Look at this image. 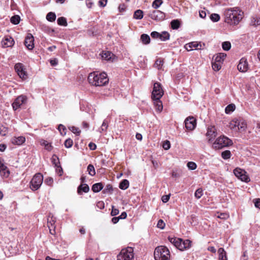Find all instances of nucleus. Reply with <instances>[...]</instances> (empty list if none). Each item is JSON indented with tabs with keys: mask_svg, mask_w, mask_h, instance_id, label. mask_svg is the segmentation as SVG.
I'll return each instance as SVG.
<instances>
[{
	"mask_svg": "<svg viewBox=\"0 0 260 260\" xmlns=\"http://www.w3.org/2000/svg\"><path fill=\"white\" fill-rule=\"evenodd\" d=\"M236 107L234 104H230L226 106L225 109V112L226 114H230L235 110Z\"/></svg>",
	"mask_w": 260,
	"mask_h": 260,
	"instance_id": "35",
	"label": "nucleus"
},
{
	"mask_svg": "<svg viewBox=\"0 0 260 260\" xmlns=\"http://www.w3.org/2000/svg\"><path fill=\"white\" fill-rule=\"evenodd\" d=\"M41 28L43 31H44L45 32H46L48 34L53 32L54 31L53 29H52L50 27H49V26H48L46 25H44V24H43L41 26Z\"/></svg>",
	"mask_w": 260,
	"mask_h": 260,
	"instance_id": "44",
	"label": "nucleus"
},
{
	"mask_svg": "<svg viewBox=\"0 0 260 260\" xmlns=\"http://www.w3.org/2000/svg\"><path fill=\"white\" fill-rule=\"evenodd\" d=\"M163 95L164 91L161 84L158 82H155L151 95L152 100H159Z\"/></svg>",
	"mask_w": 260,
	"mask_h": 260,
	"instance_id": "7",
	"label": "nucleus"
},
{
	"mask_svg": "<svg viewBox=\"0 0 260 260\" xmlns=\"http://www.w3.org/2000/svg\"><path fill=\"white\" fill-rule=\"evenodd\" d=\"M134 249L131 247L122 249L117 255V260H134Z\"/></svg>",
	"mask_w": 260,
	"mask_h": 260,
	"instance_id": "5",
	"label": "nucleus"
},
{
	"mask_svg": "<svg viewBox=\"0 0 260 260\" xmlns=\"http://www.w3.org/2000/svg\"><path fill=\"white\" fill-rule=\"evenodd\" d=\"M51 159H52V162H53V164H54L56 166L58 162V158L57 157V156L55 155H53V156L52 157Z\"/></svg>",
	"mask_w": 260,
	"mask_h": 260,
	"instance_id": "63",
	"label": "nucleus"
},
{
	"mask_svg": "<svg viewBox=\"0 0 260 260\" xmlns=\"http://www.w3.org/2000/svg\"><path fill=\"white\" fill-rule=\"evenodd\" d=\"M219 254V260H227L226 252L223 248H220L218 250Z\"/></svg>",
	"mask_w": 260,
	"mask_h": 260,
	"instance_id": "25",
	"label": "nucleus"
},
{
	"mask_svg": "<svg viewBox=\"0 0 260 260\" xmlns=\"http://www.w3.org/2000/svg\"><path fill=\"white\" fill-rule=\"evenodd\" d=\"M237 124H238V129L241 131H244L245 130L247 127V123L246 121L244 120H238L237 119Z\"/></svg>",
	"mask_w": 260,
	"mask_h": 260,
	"instance_id": "22",
	"label": "nucleus"
},
{
	"mask_svg": "<svg viewBox=\"0 0 260 260\" xmlns=\"http://www.w3.org/2000/svg\"><path fill=\"white\" fill-rule=\"evenodd\" d=\"M0 173L2 175L5 176V177H8L10 175V171H9L7 166H4V168L1 169Z\"/></svg>",
	"mask_w": 260,
	"mask_h": 260,
	"instance_id": "34",
	"label": "nucleus"
},
{
	"mask_svg": "<svg viewBox=\"0 0 260 260\" xmlns=\"http://www.w3.org/2000/svg\"><path fill=\"white\" fill-rule=\"evenodd\" d=\"M210 19L213 22H217L220 19V16L217 14H212L210 15Z\"/></svg>",
	"mask_w": 260,
	"mask_h": 260,
	"instance_id": "47",
	"label": "nucleus"
},
{
	"mask_svg": "<svg viewBox=\"0 0 260 260\" xmlns=\"http://www.w3.org/2000/svg\"><path fill=\"white\" fill-rule=\"evenodd\" d=\"M89 83L95 86H102L106 85L109 81L107 75L103 73L93 72L88 76Z\"/></svg>",
	"mask_w": 260,
	"mask_h": 260,
	"instance_id": "2",
	"label": "nucleus"
},
{
	"mask_svg": "<svg viewBox=\"0 0 260 260\" xmlns=\"http://www.w3.org/2000/svg\"><path fill=\"white\" fill-rule=\"evenodd\" d=\"M165 226V223L164 222V221L162 219H159L158 221V222L157 224V228H158L160 229H164Z\"/></svg>",
	"mask_w": 260,
	"mask_h": 260,
	"instance_id": "56",
	"label": "nucleus"
},
{
	"mask_svg": "<svg viewBox=\"0 0 260 260\" xmlns=\"http://www.w3.org/2000/svg\"><path fill=\"white\" fill-rule=\"evenodd\" d=\"M87 171L90 176H94L95 174L94 168L92 165H89L87 167Z\"/></svg>",
	"mask_w": 260,
	"mask_h": 260,
	"instance_id": "39",
	"label": "nucleus"
},
{
	"mask_svg": "<svg viewBox=\"0 0 260 260\" xmlns=\"http://www.w3.org/2000/svg\"><path fill=\"white\" fill-rule=\"evenodd\" d=\"M57 23L59 25L66 26L68 25L67 19L63 17H59L57 19Z\"/></svg>",
	"mask_w": 260,
	"mask_h": 260,
	"instance_id": "36",
	"label": "nucleus"
},
{
	"mask_svg": "<svg viewBox=\"0 0 260 260\" xmlns=\"http://www.w3.org/2000/svg\"><path fill=\"white\" fill-rule=\"evenodd\" d=\"M170 39V34L167 31H162L160 33L159 39L162 41H166Z\"/></svg>",
	"mask_w": 260,
	"mask_h": 260,
	"instance_id": "28",
	"label": "nucleus"
},
{
	"mask_svg": "<svg viewBox=\"0 0 260 260\" xmlns=\"http://www.w3.org/2000/svg\"><path fill=\"white\" fill-rule=\"evenodd\" d=\"M112 209L111 212V216H114L117 215L119 213L118 209L115 208L114 206H112Z\"/></svg>",
	"mask_w": 260,
	"mask_h": 260,
	"instance_id": "58",
	"label": "nucleus"
},
{
	"mask_svg": "<svg viewBox=\"0 0 260 260\" xmlns=\"http://www.w3.org/2000/svg\"><path fill=\"white\" fill-rule=\"evenodd\" d=\"M222 157L224 159H227L231 157V152L229 150H225L223 151L221 153Z\"/></svg>",
	"mask_w": 260,
	"mask_h": 260,
	"instance_id": "46",
	"label": "nucleus"
},
{
	"mask_svg": "<svg viewBox=\"0 0 260 260\" xmlns=\"http://www.w3.org/2000/svg\"><path fill=\"white\" fill-rule=\"evenodd\" d=\"M73 144V140L70 138L66 140L64 143V146L67 148H71Z\"/></svg>",
	"mask_w": 260,
	"mask_h": 260,
	"instance_id": "49",
	"label": "nucleus"
},
{
	"mask_svg": "<svg viewBox=\"0 0 260 260\" xmlns=\"http://www.w3.org/2000/svg\"><path fill=\"white\" fill-rule=\"evenodd\" d=\"M141 40L144 44H148L150 43V37L146 34H142L141 36Z\"/></svg>",
	"mask_w": 260,
	"mask_h": 260,
	"instance_id": "30",
	"label": "nucleus"
},
{
	"mask_svg": "<svg viewBox=\"0 0 260 260\" xmlns=\"http://www.w3.org/2000/svg\"><path fill=\"white\" fill-rule=\"evenodd\" d=\"M187 166L190 170H194L197 168V165L193 161H189L187 163Z\"/></svg>",
	"mask_w": 260,
	"mask_h": 260,
	"instance_id": "50",
	"label": "nucleus"
},
{
	"mask_svg": "<svg viewBox=\"0 0 260 260\" xmlns=\"http://www.w3.org/2000/svg\"><path fill=\"white\" fill-rule=\"evenodd\" d=\"M212 67L215 71H218L221 69V64L213 61L212 63Z\"/></svg>",
	"mask_w": 260,
	"mask_h": 260,
	"instance_id": "43",
	"label": "nucleus"
},
{
	"mask_svg": "<svg viewBox=\"0 0 260 260\" xmlns=\"http://www.w3.org/2000/svg\"><path fill=\"white\" fill-rule=\"evenodd\" d=\"M203 196V190L201 188H198L194 193V196L195 197L199 199L201 198V197Z\"/></svg>",
	"mask_w": 260,
	"mask_h": 260,
	"instance_id": "48",
	"label": "nucleus"
},
{
	"mask_svg": "<svg viewBox=\"0 0 260 260\" xmlns=\"http://www.w3.org/2000/svg\"><path fill=\"white\" fill-rule=\"evenodd\" d=\"M42 145H44L46 149H47L48 151L51 150V145L48 143L46 141H43V142L41 143Z\"/></svg>",
	"mask_w": 260,
	"mask_h": 260,
	"instance_id": "54",
	"label": "nucleus"
},
{
	"mask_svg": "<svg viewBox=\"0 0 260 260\" xmlns=\"http://www.w3.org/2000/svg\"><path fill=\"white\" fill-rule=\"evenodd\" d=\"M191 246V241L189 240H183L181 239V251L188 249Z\"/></svg>",
	"mask_w": 260,
	"mask_h": 260,
	"instance_id": "20",
	"label": "nucleus"
},
{
	"mask_svg": "<svg viewBox=\"0 0 260 260\" xmlns=\"http://www.w3.org/2000/svg\"><path fill=\"white\" fill-rule=\"evenodd\" d=\"M170 142L168 140H166L165 142H164L162 144V147L165 150L169 149L170 148Z\"/></svg>",
	"mask_w": 260,
	"mask_h": 260,
	"instance_id": "55",
	"label": "nucleus"
},
{
	"mask_svg": "<svg viewBox=\"0 0 260 260\" xmlns=\"http://www.w3.org/2000/svg\"><path fill=\"white\" fill-rule=\"evenodd\" d=\"M34 38L31 34H28L25 38L24 45L29 50H32L34 47Z\"/></svg>",
	"mask_w": 260,
	"mask_h": 260,
	"instance_id": "14",
	"label": "nucleus"
},
{
	"mask_svg": "<svg viewBox=\"0 0 260 260\" xmlns=\"http://www.w3.org/2000/svg\"><path fill=\"white\" fill-rule=\"evenodd\" d=\"M27 98L26 95H20L15 99L12 106L14 110H16L20 108L21 106L26 104Z\"/></svg>",
	"mask_w": 260,
	"mask_h": 260,
	"instance_id": "9",
	"label": "nucleus"
},
{
	"mask_svg": "<svg viewBox=\"0 0 260 260\" xmlns=\"http://www.w3.org/2000/svg\"><path fill=\"white\" fill-rule=\"evenodd\" d=\"M89 190V187L86 184H82L79 186L78 187V193L81 194L82 191L84 192H88Z\"/></svg>",
	"mask_w": 260,
	"mask_h": 260,
	"instance_id": "24",
	"label": "nucleus"
},
{
	"mask_svg": "<svg viewBox=\"0 0 260 260\" xmlns=\"http://www.w3.org/2000/svg\"><path fill=\"white\" fill-rule=\"evenodd\" d=\"M143 17V12L141 10H137L134 14V18L136 19H141Z\"/></svg>",
	"mask_w": 260,
	"mask_h": 260,
	"instance_id": "31",
	"label": "nucleus"
},
{
	"mask_svg": "<svg viewBox=\"0 0 260 260\" xmlns=\"http://www.w3.org/2000/svg\"><path fill=\"white\" fill-rule=\"evenodd\" d=\"M20 18L18 15H14L11 18V22L14 24H17L19 23Z\"/></svg>",
	"mask_w": 260,
	"mask_h": 260,
	"instance_id": "41",
	"label": "nucleus"
},
{
	"mask_svg": "<svg viewBox=\"0 0 260 260\" xmlns=\"http://www.w3.org/2000/svg\"><path fill=\"white\" fill-rule=\"evenodd\" d=\"M222 47L225 51H228L231 49V45L230 42H224L222 44Z\"/></svg>",
	"mask_w": 260,
	"mask_h": 260,
	"instance_id": "45",
	"label": "nucleus"
},
{
	"mask_svg": "<svg viewBox=\"0 0 260 260\" xmlns=\"http://www.w3.org/2000/svg\"><path fill=\"white\" fill-rule=\"evenodd\" d=\"M69 129L75 134L79 135L80 134V130L75 126H71L69 127Z\"/></svg>",
	"mask_w": 260,
	"mask_h": 260,
	"instance_id": "53",
	"label": "nucleus"
},
{
	"mask_svg": "<svg viewBox=\"0 0 260 260\" xmlns=\"http://www.w3.org/2000/svg\"><path fill=\"white\" fill-rule=\"evenodd\" d=\"M233 144L232 140L224 136L219 137L213 144V147L215 149H222L223 147L231 146Z\"/></svg>",
	"mask_w": 260,
	"mask_h": 260,
	"instance_id": "4",
	"label": "nucleus"
},
{
	"mask_svg": "<svg viewBox=\"0 0 260 260\" xmlns=\"http://www.w3.org/2000/svg\"><path fill=\"white\" fill-rule=\"evenodd\" d=\"M151 18L157 21H161L165 19V14L159 10H154L150 14Z\"/></svg>",
	"mask_w": 260,
	"mask_h": 260,
	"instance_id": "13",
	"label": "nucleus"
},
{
	"mask_svg": "<svg viewBox=\"0 0 260 260\" xmlns=\"http://www.w3.org/2000/svg\"><path fill=\"white\" fill-rule=\"evenodd\" d=\"M129 182L126 179L123 180L119 184V188L121 189L125 190L128 187Z\"/></svg>",
	"mask_w": 260,
	"mask_h": 260,
	"instance_id": "29",
	"label": "nucleus"
},
{
	"mask_svg": "<svg viewBox=\"0 0 260 260\" xmlns=\"http://www.w3.org/2000/svg\"><path fill=\"white\" fill-rule=\"evenodd\" d=\"M103 188V185L102 183H95L92 186V190L94 192H98Z\"/></svg>",
	"mask_w": 260,
	"mask_h": 260,
	"instance_id": "26",
	"label": "nucleus"
},
{
	"mask_svg": "<svg viewBox=\"0 0 260 260\" xmlns=\"http://www.w3.org/2000/svg\"><path fill=\"white\" fill-rule=\"evenodd\" d=\"M171 27L173 29H178L180 27V22L178 20H173L171 22Z\"/></svg>",
	"mask_w": 260,
	"mask_h": 260,
	"instance_id": "38",
	"label": "nucleus"
},
{
	"mask_svg": "<svg viewBox=\"0 0 260 260\" xmlns=\"http://www.w3.org/2000/svg\"><path fill=\"white\" fill-rule=\"evenodd\" d=\"M206 136L208 139V142H211L217 136L216 129L214 126H210L208 127Z\"/></svg>",
	"mask_w": 260,
	"mask_h": 260,
	"instance_id": "12",
	"label": "nucleus"
},
{
	"mask_svg": "<svg viewBox=\"0 0 260 260\" xmlns=\"http://www.w3.org/2000/svg\"><path fill=\"white\" fill-rule=\"evenodd\" d=\"M163 1L162 0H155L153 3L152 6L153 8L156 9L160 7L162 4Z\"/></svg>",
	"mask_w": 260,
	"mask_h": 260,
	"instance_id": "42",
	"label": "nucleus"
},
{
	"mask_svg": "<svg viewBox=\"0 0 260 260\" xmlns=\"http://www.w3.org/2000/svg\"><path fill=\"white\" fill-rule=\"evenodd\" d=\"M53 182V179L51 177L47 178L45 180V183L48 185H51Z\"/></svg>",
	"mask_w": 260,
	"mask_h": 260,
	"instance_id": "60",
	"label": "nucleus"
},
{
	"mask_svg": "<svg viewBox=\"0 0 260 260\" xmlns=\"http://www.w3.org/2000/svg\"><path fill=\"white\" fill-rule=\"evenodd\" d=\"M108 126V122L106 120H104L102 125L100 129V133H102L103 132L106 131Z\"/></svg>",
	"mask_w": 260,
	"mask_h": 260,
	"instance_id": "52",
	"label": "nucleus"
},
{
	"mask_svg": "<svg viewBox=\"0 0 260 260\" xmlns=\"http://www.w3.org/2000/svg\"><path fill=\"white\" fill-rule=\"evenodd\" d=\"M229 217V215L225 213H221L217 216L218 218L223 219H227Z\"/></svg>",
	"mask_w": 260,
	"mask_h": 260,
	"instance_id": "59",
	"label": "nucleus"
},
{
	"mask_svg": "<svg viewBox=\"0 0 260 260\" xmlns=\"http://www.w3.org/2000/svg\"><path fill=\"white\" fill-rule=\"evenodd\" d=\"M25 141V138L24 137L20 136L18 137H14L12 138L11 142L13 144L21 145Z\"/></svg>",
	"mask_w": 260,
	"mask_h": 260,
	"instance_id": "19",
	"label": "nucleus"
},
{
	"mask_svg": "<svg viewBox=\"0 0 260 260\" xmlns=\"http://www.w3.org/2000/svg\"><path fill=\"white\" fill-rule=\"evenodd\" d=\"M154 257L155 260H170V251L166 246H157L155 249Z\"/></svg>",
	"mask_w": 260,
	"mask_h": 260,
	"instance_id": "3",
	"label": "nucleus"
},
{
	"mask_svg": "<svg viewBox=\"0 0 260 260\" xmlns=\"http://www.w3.org/2000/svg\"><path fill=\"white\" fill-rule=\"evenodd\" d=\"M15 70L20 78L23 79H24L26 78L27 75L26 72L24 71L23 66L22 63H16L15 66Z\"/></svg>",
	"mask_w": 260,
	"mask_h": 260,
	"instance_id": "10",
	"label": "nucleus"
},
{
	"mask_svg": "<svg viewBox=\"0 0 260 260\" xmlns=\"http://www.w3.org/2000/svg\"><path fill=\"white\" fill-rule=\"evenodd\" d=\"M113 191V187L111 184H107L103 192L104 193H112Z\"/></svg>",
	"mask_w": 260,
	"mask_h": 260,
	"instance_id": "40",
	"label": "nucleus"
},
{
	"mask_svg": "<svg viewBox=\"0 0 260 260\" xmlns=\"http://www.w3.org/2000/svg\"><path fill=\"white\" fill-rule=\"evenodd\" d=\"M168 239L177 248L181 250V239L169 237Z\"/></svg>",
	"mask_w": 260,
	"mask_h": 260,
	"instance_id": "18",
	"label": "nucleus"
},
{
	"mask_svg": "<svg viewBox=\"0 0 260 260\" xmlns=\"http://www.w3.org/2000/svg\"><path fill=\"white\" fill-rule=\"evenodd\" d=\"M43 181V176L41 173L36 174L30 182V188L35 191L41 187Z\"/></svg>",
	"mask_w": 260,
	"mask_h": 260,
	"instance_id": "6",
	"label": "nucleus"
},
{
	"mask_svg": "<svg viewBox=\"0 0 260 260\" xmlns=\"http://www.w3.org/2000/svg\"><path fill=\"white\" fill-rule=\"evenodd\" d=\"M196 120L193 117H188L185 120V127L188 130H193L196 127Z\"/></svg>",
	"mask_w": 260,
	"mask_h": 260,
	"instance_id": "11",
	"label": "nucleus"
},
{
	"mask_svg": "<svg viewBox=\"0 0 260 260\" xmlns=\"http://www.w3.org/2000/svg\"><path fill=\"white\" fill-rule=\"evenodd\" d=\"M251 23L252 25H258L260 24V20L256 18L253 17L251 20Z\"/></svg>",
	"mask_w": 260,
	"mask_h": 260,
	"instance_id": "57",
	"label": "nucleus"
},
{
	"mask_svg": "<svg viewBox=\"0 0 260 260\" xmlns=\"http://www.w3.org/2000/svg\"><path fill=\"white\" fill-rule=\"evenodd\" d=\"M229 127L233 131H237L238 129L237 119L231 121L229 123Z\"/></svg>",
	"mask_w": 260,
	"mask_h": 260,
	"instance_id": "33",
	"label": "nucleus"
},
{
	"mask_svg": "<svg viewBox=\"0 0 260 260\" xmlns=\"http://www.w3.org/2000/svg\"><path fill=\"white\" fill-rule=\"evenodd\" d=\"M155 110L158 112H160L163 109V106L161 101L159 100H153Z\"/></svg>",
	"mask_w": 260,
	"mask_h": 260,
	"instance_id": "23",
	"label": "nucleus"
},
{
	"mask_svg": "<svg viewBox=\"0 0 260 260\" xmlns=\"http://www.w3.org/2000/svg\"><path fill=\"white\" fill-rule=\"evenodd\" d=\"M151 36L152 38H154V39H157V38L159 39L160 33H159L157 31H152L151 33Z\"/></svg>",
	"mask_w": 260,
	"mask_h": 260,
	"instance_id": "61",
	"label": "nucleus"
},
{
	"mask_svg": "<svg viewBox=\"0 0 260 260\" xmlns=\"http://www.w3.org/2000/svg\"><path fill=\"white\" fill-rule=\"evenodd\" d=\"M238 70L241 72H245L248 69V64L247 60L242 58L237 66Z\"/></svg>",
	"mask_w": 260,
	"mask_h": 260,
	"instance_id": "15",
	"label": "nucleus"
},
{
	"mask_svg": "<svg viewBox=\"0 0 260 260\" xmlns=\"http://www.w3.org/2000/svg\"><path fill=\"white\" fill-rule=\"evenodd\" d=\"M96 207L100 209H103L105 208V204L103 201H99L96 203Z\"/></svg>",
	"mask_w": 260,
	"mask_h": 260,
	"instance_id": "62",
	"label": "nucleus"
},
{
	"mask_svg": "<svg viewBox=\"0 0 260 260\" xmlns=\"http://www.w3.org/2000/svg\"><path fill=\"white\" fill-rule=\"evenodd\" d=\"M2 46L4 47H10L13 46L14 44V41L13 39L10 37H6L2 42Z\"/></svg>",
	"mask_w": 260,
	"mask_h": 260,
	"instance_id": "17",
	"label": "nucleus"
},
{
	"mask_svg": "<svg viewBox=\"0 0 260 260\" xmlns=\"http://www.w3.org/2000/svg\"><path fill=\"white\" fill-rule=\"evenodd\" d=\"M190 45H191L192 50H193V49L196 50H200L203 48L202 44H201V42H192L190 43ZM203 45L205 46L204 44H203Z\"/></svg>",
	"mask_w": 260,
	"mask_h": 260,
	"instance_id": "27",
	"label": "nucleus"
},
{
	"mask_svg": "<svg viewBox=\"0 0 260 260\" xmlns=\"http://www.w3.org/2000/svg\"><path fill=\"white\" fill-rule=\"evenodd\" d=\"M234 174L236 177L242 181L248 183L250 181V178L247 175V172L245 170L239 168H236L234 169Z\"/></svg>",
	"mask_w": 260,
	"mask_h": 260,
	"instance_id": "8",
	"label": "nucleus"
},
{
	"mask_svg": "<svg viewBox=\"0 0 260 260\" xmlns=\"http://www.w3.org/2000/svg\"><path fill=\"white\" fill-rule=\"evenodd\" d=\"M226 57V54L219 53L214 56V61L222 64V61Z\"/></svg>",
	"mask_w": 260,
	"mask_h": 260,
	"instance_id": "21",
	"label": "nucleus"
},
{
	"mask_svg": "<svg viewBox=\"0 0 260 260\" xmlns=\"http://www.w3.org/2000/svg\"><path fill=\"white\" fill-rule=\"evenodd\" d=\"M163 64H164L163 60L161 59L160 58H158L155 61V62L154 63V66L155 68H156L158 70H159V69H161Z\"/></svg>",
	"mask_w": 260,
	"mask_h": 260,
	"instance_id": "37",
	"label": "nucleus"
},
{
	"mask_svg": "<svg viewBox=\"0 0 260 260\" xmlns=\"http://www.w3.org/2000/svg\"><path fill=\"white\" fill-rule=\"evenodd\" d=\"M46 19L50 22H53L55 20L56 15L53 12H49L46 15Z\"/></svg>",
	"mask_w": 260,
	"mask_h": 260,
	"instance_id": "32",
	"label": "nucleus"
},
{
	"mask_svg": "<svg viewBox=\"0 0 260 260\" xmlns=\"http://www.w3.org/2000/svg\"><path fill=\"white\" fill-rule=\"evenodd\" d=\"M225 22L231 25H237L242 19L243 12L238 8L226 9L224 11Z\"/></svg>",
	"mask_w": 260,
	"mask_h": 260,
	"instance_id": "1",
	"label": "nucleus"
},
{
	"mask_svg": "<svg viewBox=\"0 0 260 260\" xmlns=\"http://www.w3.org/2000/svg\"><path fill=\"white\" fill-rule=\"evenodd\" d=\"M58 129L62 135H64L66 134V127L62 124H59L58 127Z\"/></svg>",
	"mask_w": 260,
	"mask_h": 260,
	"instance_id": "51",
	"label": "nucleus"
},
{
	"mask_svg": "<svg viewBox=\"0 0 260 260\" xmlns=\"http://www.w3.org/2000/svg\"><path fill=\"white\" fill-rule=\"evenodd\" d=\"M101 57L103 59L107 61H113L115 58V55L111 52L109 51H104L101 53Z\"/></svg>",
	"mask_w": 260,
	"mask_h": 260,
	"instance_id": "16",
	"label": "nucleus"
},
{
	"mask_svg": "<svg viewBox=\"0 0 260 260\" xmlns=\"http://www.w3.org/2000/svg\"><path fill=\"white\" fill-rule=\"evenodd\" d=\"M107 3V0H100L99 2V5L101 7H104L106 6Z\"/></svg>",
	"mask_w": 260,
	"mask_h": 260,
	"instance_id": "64",
	"label": "nucleus"
}]
</instances>
